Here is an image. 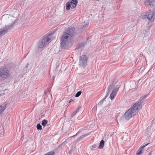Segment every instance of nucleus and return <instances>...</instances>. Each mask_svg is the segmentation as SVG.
<instances>
[{
  "instance_id": "c85d7f7f",
  "label": "nucleus",
  "mask_w": 155,
  "mask_h": 155,
  "mask_svg": "<svg viewBox=\"0 0 155 155\" xmlns=\"http://www.w3.org/2000/svg\"><path fill=\"white\" fill-rule=\"evenodd\" d=\"M148 155H150V154H148Z\"/></svg>"
},
{
  "instance_id": "9d476101",
  "label": "nucleus",
  "mask_w": 155,
  "mask_h": 155,
  "mask_svg": "<svg viewBox=\"0 0 155 155\" xmlns=\"http://www.w3.org/2000/svg\"><path fill=\"white\" fill-rule=\"evenodd\" d=\"M148 143L147 144L141 147L137 151V153L135 155H142V151L143 149L146 146H147Z\"/></svg>"
},
{
  "instance_id": "6e6552de",
  "label": "nucleus",
  "mask_w": 155,
  "mask_h": 155,
  "mask_svg": "<svg viewBox=\"0 0 155 155\" xmlns=\"http://www.w3.org/2000/svg\"><path fill=\"white\" fill-rule=\"evenodd\" d=\"M9 75L8 72L7 71H4L0 70V79L4 80Z\"/></svg>"
},
{
  "instance_id": "aec40b11",
  "label": "nucleus",
  "mask_w": 155,
  "mask_h": 155,
  "mask_svg": "<svg viewBox=\"0 0 155 155\" xmlns=\"http://www.w3.org/2000/svg\"><path fill=\"white\" fill-rule=\"evenodd\" d=\"M81 91H79L75 95V97H78L80 95H81Z\"/></svg>"
},
{
  "instance_id": "f257e3e1",
  "label": "nucleus",
  "mask_w": 155,
  "mask_h": 155,
  "mask_svg": "<svg viewBox=\"0 0 155 155\" xmlns=\"http://www.w3.org/2000/svg\"><path fill=\"white\" fill-rule=\"evenodd\" d=\"M72 39V35L71 31L67 30L62 34L61 39V46L66 48L71 45Z\"/></svg>"
},
{
  "instance_id": "4be33fe9",
  "label": "nucleus",
  "mask_w": 155,
  "mask_h": 155,
  "mask_svg": "<svg viewBox=\"0 0 155 155\" xmlns=\"http://www.w3.org/2000/svg\"><path fill=\"white\" fill-rule=\"evenodd\" d=\"M81 107H80L79 106L77 108L76 110H74V111L77 113L78 112L80 109V108Z\"/></svg>"
},
{
  "instance_id": "a211bd4d",
  "label": "nucleus",
  "mask_w": 155,
  "mask_h": 155,
  "mask_svg": "<svg viewBox=\"0 0 155 155\" xmlns=\"http://www.w3.org/2000/svg\"><path fill=\"white\" fill-rule=\"evenodd\" d=\"M37 129L38 130H41L42 129V126L40 124H38L37 125Z\"/></svg>"
},
{
  "instance_id": "412c9836",
  "label": "nucleus",
  "mask_w": 155,
  "mask_h": 155,
  "mask_svg": "<svg viewBox=\"0 0 155 155\" xmlns=\"http://www.w3.org/2000/svg\"><path fill=\"white\" fill-rule=\"evenodd\" d=\"M89 134H84L82 136H81L80 137V138H84V137H86V136L88 135Z\"/></svg>"
},
{
  "instance_id": "20e7f679",
  "label": "nucleus",
  "mask_w": 155,
  "mask_h": 155,
  "mask_svg": "<svg viewBox=\"0 0 155 155\" xmlns=\"http://www.w3.org/2000/svg\"><path fill=\"white\" fill-rule=\"evenodd\" d=\"M51 35H49L47 36L44 37L38 43V47L39 48H42L44 47L46 45H48L51 41Z\"/></svg>"
},
{
  "instance_id": "7ed1b4c3",
  "label": "nucleus",
  "mask_w": 155,
  "mask_h": 155,
  "mask_svg": "<svg viewBox=\"0 0 155 155\" xmlns=\"http://www.w3.org/2000/svg\"><path fill=\"white\" fill-rule=\"evenodd\" d=\"M142 103V102L141 101H138L135 103L133 106L127 111L133 116H134L136 113L141 109Z\"/></svg>"
},
{
  "instance_id": "393cba45",
  "label": "nucleus",
  "mask_w": 155,
  "mask_h": 155,
  "mask_svg": "<svg viewBox=\"0 0 155 155\" xmlns=\"http://www.w3.org/2000/svg\"><path fill=\"white\" fill-rule=\"evenodd\" d=\"M1 93L0 94V95H1L2 94H3L4 93V91L3 90L0 91Z\"/></svg>"
},
{
  "instance_id": "f8f14e48",
  "label": "nucleus",
  "mask_w": 155,
  "mask_h": 155,
  "mask_svg": "<svg viewBox=\"0 0 155 155\" xmlns=\"http://www.w3.org/2000/svg\"><path fill=\"white\" fill-rule=\"evenodd\" d=\"M133 116L127 110L124 114V117L127 120H129Z\"/></svg>"
},
{
  "instance_id": "b1692460",
  "label": "nucleus",
  "mask_w": 155,
  "mask_h": 155,
  "mask_svg": "<svg viewBox=\"0 0 155 155\" xmlns=\"http://www.w3.org/2000/svg\"><path fill=\"white\" fill-rule=\"evenodd\" d=\"M74 101V100L73 99H71L69 101V103H71V102H73Z\"/></svg>"
},
{
  "instance_id": "2eb2a0df",
  "label": "nucleus",
  "mask_w": 155,
  "mask_h": 155,
  "mask_svg": "<svg viewBox=\"0 0 155 155\" xmlns=\"http://www.w3.org/2000/svg\"><path fill=\"white\" fill-rule=\"evenodd\" d=\"M72 5H71L69 2L67 3L66 4V9L67 10H68L70 9Z\"/></svg>"
},
{
  "instance_id": "4468645a",
  "label": "nucleus",
  "mask_w": 155,
  "mask_h": 155,
  "mask_svg": "<svg viewBox=\"0 0 155 155\" xmlns=\"http://www.w3.org/2000/svg\"><path fill=\"white\" fill-rule=\"evenodd\" d=\"M104 142L103 140H101L99 146L98 147L99 148L102 149L103 148L104 146Z\"/></svg>"
},
{
  "instance_id": "bb28decb",
  "label": "nucleus",
  "mask_w": 155,
  "mask_h": 155,
  "mask_svg": "<svg viewBox=\"0 0 155 155\" xmlns=\"http://www.w3.org/2000/svg\"><path fill=\"white\" fill-rule=\"evenodd\" d=\"M77 134H75V135H74V136H73H73H74H74H76L77 135Z\"/></svg>"
},
{
  "instance_id": "ddd939ff",
  "label": "nucleus",
  "mask_w": 155,
  "mask_h": 155,
  "mask_svg": "<svg viewBox=\"0 0 155 155\" xmlns=\"http://www.w3.org/2000/svg\"><path fill=\"white\" fill-rule=\"evenodd\" d=\"M6 108V104H3L0 106V116Z\"/></svg>"
},
{
  "instance_id": "9b49d317",
  "label": "nucleus",
  "mask_w": 155,
  "mask_h": 155,
  "mask_svg": "<svg viewBox=\"0 0 155 155\" xmlns=\"http://www.w3.org/2000/svg\"><path fill=\"white\" fill-rule=\"evenodd\" d=\"M69 2L72 5L71 8L73 9L76 7L78 3V0H72L71 2Z\"/></svg>"
},
{
  "instance_id": "1a4fd4ad",
  "label": "nucleus",
  "mask_w": 155,
  "mask_h": 155,
  "mask_svg": "<svg viewBox=\"0 0 155 155\" xmlns=\"http://www.w3.org/2000/svg\"><path fill=\"white\" fill-rule=\"evenodd\" d=\"M144 4L146 6L150 7L155 5V2L154 0H145Z\"/></svg>"
},
{
  "instance_id": "f03ea898",
  "label": "nucleus",
  "mask_w": 155,
  "mask_h": 155,
  "mask_svg": "<svg viewBox=\"0 0 155 155\" xmlns=\"http://www.w3.org/2000/svg\"><path fill=\"white\" fill-rule=\"evenodd\" d=\"M154 12L151 10L143 12L141 15V18L143 19L148 20V24L149 25H152L154 21L153 17Z\"/></svg>"
},
{
  "instance_id": "6ab92c4d",
  "label": "nucleus",
  "mask_w": 155,
  "mask_h": 155,
  "mask_svg": "<svg viewBox=\"0 0 155 155\" xmlns=\"http://www.w3.org/2000/svg\"><path fill=\"white\" fill-rule=\"evenodd\" d=\"M147 95H145L144 96H142L140 98V100H141V101H142V100L144 99L147 97Z\"/></svg>"
},
{
  "instance_id": "5701e85b",
  "label": "nucleus",
  "mask_w": 155,
  "mask_h": 155,
  "mask_svg": "<svg viewBox=\"0 0 155 155\" xmlns=\"http://www.w3.org/2000/svg\"><path fill=\"white\" fill-rule=\"evenodd\" d=\"M76 113L74 111L72 114H71V116L72 117H73L74 116L75 114H76Z\"/></svg>"
},
{
  "instance_id": "f3484780",
  "label": "nucleus",
  "mask_w": 155,
  "mask_h": 155,
  "mask_svg": "<svg viewBox=\"0 0 155 155\" xmlns=\"http://www.w3.org/2000/svg\"><path fill=\"white\" fill-rule=\"evenodd\" d=\"M54 152L53 151H51V152H48L44 155H54Z\"/></svg>"
},
{
  "instance_id": "0eeeda50",
  "label": "nucleus",
  "mask_w": 155,
  "mask_h": 155,
  "mask_svg": "<svg viewBox=\"0 0 155 155\" xmlns=\"http://www.w3.org/2000/svg\"><path fill=\"white\" fill-rule=\"evenodd\" d=\"M120 87V85H118L116 86V87L114 88L112 91V92L110 94V98L112 100L114 98V97L116 96V94L118 90Z\"/></svg>"
},
{
  "instance_id": "dca6fc26",
  "label": "nucleus",
  "mask_w": 155,
  "mask_h": 155,
  "mask_svg": "<svg viewBox=\"0 0 155 155\" xmlns=\"http://www.w3.org/2000/svg\"><path fill=\"white\" fill-rule=\"evenodd\" d=\"M47 120L45 119L42 120L41 124L44 127H45L46 126V124L47 123Z\"/></svg>"
},
{
  "instance_id": "cd10ccee",
  "label": "nucleus",
  "mask_w": 155,
  "mask_h": 155,
  "mask_svg": "<svg viewBox=\"0 0 155 155\" xmlns=\"http://www.w3.org/2000/svg\"><path fill=\"white\" fill-rule=\"evenodd\" d=\"M95 1H98L99 0H94Z\"/></svg>"
},
{
  "instance_id": "39448f33",
  "label": "nucleus",
  "mask_w": 155,
  "mask_h": 155,
  "mask_svg": "<svg viewBox=\"0 0 155 155\" xmlns=\"http://www.w3.org/2000/svg\"><path fill=\"white\" fill-rule=\"evenodd\" d=\"M14 26L13 23L10 25H6L5 27L0 30V37L7 33L8 31L11 30Z\"/></svg>"
},
{
  "instance_id": "a878e982",
  "label": "nucleus",
  "mask_w": 155,
  "mask_h": 155,
  "mask_svg": "<svg viewBox=\"0 0 155 155\" xmlns=\"http://www.w3.org/2000/svg\"><path fill=\"white\" fill-rule=\"evenodd\" d=\"M28 66V64H27L25 66L26 68H27Z\"/></svg>"
},
{
  "instance_id": "423d86ee",
  "label": "nucleus",
  "mask_w": 155,
  "mask_h": 155,
  "mask_svg": "<svg viewBox=\"0 0 155 155\" xmlns=\"http://www.w3.org/2000/svg\"><path fill=\"white\" fill-rule=\"evenodd\" d=\"M87 57L85 55H82L80 57L79 61V65L81 66H84L87 64Z\"/></svg>"
}]
</instances>
